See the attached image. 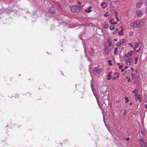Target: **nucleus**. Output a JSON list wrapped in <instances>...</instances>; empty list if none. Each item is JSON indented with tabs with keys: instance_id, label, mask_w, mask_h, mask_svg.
<instances>
[{
	"instance_id": "1",
	"label": "nucleus",
	"mask_w": 147,
	"mask_h": 147,
	"mask_svg": "<svg viewBox=\"0 0 147 147\" xmlns=\"http://www.w3.org/2000/svg\"><path fill=\"white\" fill-rule=\"evenodd\" d=\"M83 46L86 55L87 56V52H88V56H92L94 54V49H93V47H90V45H88V42L87 40L83 42Z\"/></svg>"
},
{
	"instance_id": "2",
	"label": "nucleus",
	"mask_w": 147,
	"mask_h": 147,
	"mask_svg": "<svg viewBox=\"0 0 147 147\" xmlns=\"http://www.w3.org/2000/svg\"><path fill=\"white\" fill-rule=\"evenodd\" d=\"M141 23V22L140 21L134 22L130 24V26L133 28H140L142 26Z\"/></svg>"
},
{
	"instance_id": "3",
	"label": "nucleus",
	"mask_w": 147,
	"mask_h": 147,
	"mask_svg": "<svg viewBox=\"0 0 147 147\" xmlns=\"http://www.w3.org/2000/svg\"><path fill=\"white\" fill-rule=\"evenodd\" d=\"M141 147H147V141L144 138H141L139 140Z\"/></svg>"
},
{
	"instance_id": "4",
	"label": "nucleus",
	"mask_w": 147,
	"mask_h": 147,
	"mask_svg": "<svg viewBox=\"0 0 147 147\" xmlns=\"http://www.w3.org/2000/svg\"><path fill=\"white\" fill-rule=\"evenodd\" d=\"M99 67L100 65H98L97 67H95L93 69L92 71L93 74H97L101 72V68Z\"/></svg>"
},
{
	"instance_id": "5",
	"label": "nucleus",
	"mask_w": 147,
	"mask_h": 147,
	"mask_svg": "<svg viewBox=\"0 0 147 147\" xmlns=\"http://www.w3.org/2000/svg\"><path fill=\"white\" fill-rule=\"evenodd\" d=\"M80 8H81V6L75 5L71 8V10L72 12H77L79 10V9Z\"/></svg>"
},
{
	"instance_id": "6",
	"label": "nucleus",
	"mask_w": 147,
	"mask_h": 147,
	"mask_svg": "<svg viewBox=\"0 0 147 147\" xmlns=\"http://www.w3.org/2000/svg\"><path fill=\"white\" fill-rule=\"evenodd\" d=\"M143 4V2L142 0L138 1L136 4V7L137 8H139L142 7Z\"/></svg>"
},
{
	"instance_id": "7",
	"label": "nucleus",
	"mask_w": 147,
	"mask_h": 147,
	"mask_svg": "<svg viewBox=\"0 0 147 147\" xmlns=\"http://www.w3.org/2000/svg\"><path fill=\"white\" fill-rule=\"evenodd\" d=\"M131 58H125V61L126 64L128 65H130L131 64Z\"/></svg>"
},
{
	"instance_id": "8",
	"label": "nucleus",
	"mask_w": 147,
	"mask_h": 147,
	"mask_svg": "<svg viewBox=\"0 0 147 147\" xmlns=\"http://www.w3.org/2000/svg\"><path fill=\"white\" fill-rule=\"evenodd\" d=\"M133 53L134 52L133 51H131L128 52L127 54H125L124 56L125 58H129V57H130L132 56Z\"/></svg>"
},
{
	"instance_id": "9",
	"label": "nucleus",
	"mask_w": 147,
	"mask_h": 147,
	"mask_svg": "<svg viewBox=\"0 0 147 147\" xmlns=\"http://www.w3.org/2000/svg\"><path fill=\"white\" fill-rule=\"evenodd\" d=\"M91 88L92 91L93 92V94H94V96L95 97L97 100V101L98 103V100L97 99V97L96 94H95V92H94V85H93V84L92 83L91 84ZM98 104V105H99V104Z\"/></svg>"
},
{
	"instance_id": "10",
	"label": "nucleus",
	"mask_w": 147,
	"mask_h": 147,
	"mask_svg": "<svg viewBox=\"0 0 147 147\" xmlns=\"http://www.w3.org/2000/svg\"><path fill=\"white\" fill-rule=\"evenodd\" d=\"M141 44L140 42L136 44L135 45V48L134 49V51H136V49L138 48H141Z\"/></svg>"
},
{
	"instance_id": "11",
	"label": "nucleus",
	"mask_w": 147,
	"mask_h": 147,
	"mask_svg": "<svg viewBox=\"0 0 147 147\" xmlns=\"http://www.w3.org/2000/svg\"><path fill=\"white\" fill-rule=\"evenodd\" d=\"M48 11L49 12L53 14H54L55 13L54 8L53 7H51V8L48 9Z\"/></svg>"
},
{
	"instance_id": "12",
	"label": "nucleus",
	"mask_w": 147,
	"mask_h": 147,
	"mask_svg": "<svg viewBox=\"0 0 147 147\" xmlns=\"http://www.w3.org/2000/svg\"><path fill=\"white\" fill-rule=\"evenodd\" d=\"M102 87H103L104 88H105L107 89V88L105 86H103ZM105 92H104L103 91H101V96L102 97H104L105 96H106V94H105L106 92H107V89H105Z\"/></svg>"
},
{
	"instance_id": "13",
	"label": "nucleus",
	"mask_w": 147,
	"mask_h": 147,
	"mask_svg": "<svg viewBox=\"0 0 147 147\" xmlns=\"http://www.w3.org/2000/svg\"><path fill=\"white\" fill-rule=\"evenodd\" d=\"M101 6L102 7L103 9H105L108 6L107 3L103 2L101 3Z\"/></svg>"
},
{
	"instance_id": "14",
	"label": "nucleus",
	"mask_w": 147,
	"mask_h": 147,
	"mask_svg": "<svg viewBox=\"0 0 147 147\" xmlns=\"http://www.w3.org/2000/svg\"><path fill=\"white\" fill-rule=\"evenodd\" d=\"M143 12L141 10H139L137 12V16L138 17H140L142 14Z\"/></svg>"
},
{
	"instance_id": "15",
	"label": "nucleus",
	"mask_w": 147,
	"mask_h": 147,
	"mask_svg": "<svg viewBox=\"0 0 147 147\" xmlns=\"http://www.w3.org/2000/svg\"><path fill=\"white\" fill-rule=\"evenodd\" d=\"M102 26L103 28L106 29H108L109 28V26L107 22L104 23L102 25Z\"/></svg>"
},
{
	"instance_id": "16",
	"label": "nucleus",
	"mask_w": 147,
	"mask_h": 147,
	"mask_svg": "<svg viewBox=\"0 0 147 147\" xmlns=\"http://www.w3.org/2000/svg\"><path fill=\"white\" fill-rule=\"evenodd\" d=\"M92 8V7L90 6L89 7H88L85 10V12L86 13H90L91 12V9Z\"/></svg>"
},
{
	"instance_id": "17",
	"label": "nucleus",
	"mask_w": 147,
	"mask_h": 147,
	"mask_svg": "<svg viewBox=\"0 0 147 147\" xmlns=\"http://www.w3.org/2000/svg\"><path fill=\"white\" fill-rule=\"evenodd\" d=\"M105 53L106 55H108L109 54V48H108V47H106L105 48Z\"/></svg>"
},
{
	"instance_id": "18",
	"label": "nucleus",
	"mask_w": 147,
	"mask_h": 147,
	"mask_svg": "<svg viewBox=\"0 0 147 147\" xmlns=\"http://www.w3.org/2000/svg\"><path fill=\"white\" fill-rule=\"evenodd\" d=\"M112 73V72L110 71L108 75L107 76V80H109L111 78V74Z\"/></svg>"
},
{
	"instance_id": "19",
	"label": "nucleus",
	"mask_w": 147,
	"mask_h": 147,
	"mask_svg": "<svg viewBox=\"0 0 147 147\" xmlns=\"http://www.w3.org/2000/svg\"><path fill=\"white\" fill-rule=\"evenodd\" d=\"M135 97L140 102H141L142 101L141 98L139 94L136 95L135 96Z\"/></svg>"
},
{
	"instance_id": "20",
	"label": "nucleus",
	"mask_w": 147,
	"mask_h": 147,
	"mask_svg": "<svg viewBox=\"0 0 147 147\" xmlns=\"http://www.w3.org/2000/svg\"><path fill=\"white\" fill-rule=\"evenodd\" d=\"M113 19H111L110 20V22L111 25H114L117 24V23L116 22H113V21H114Z\"/></svg>"
},
{
	"instance_id": "21",
	"label": "nucleus",
	"mask_w": 147,
	"mask_h": 147,
	"mask_svg": "<svg viewBox=\"0 0 147 147\" xmlns=\"http://www.w3.org/2000/svg\"><path fill=\"white\" fill-rule=\"evenodd\" d=\"M122 45V43L121 41L118 42L116 45V46L117 47H120Z\"/></svg>"
},
{
	"instance_id": "22",
	"label": "nucleus",
	"mask_w": 147,
	"mask_h": 147,
	"mask_svg": "<svg viewBox=\"0 0 147 147\" xmlns=\"http://www.w3.org/2000/svg\"><path fill=\"white\" fill-rule=\"evenodd\" d=\"M119 30V29L118 28H116L115 29V30L113 32V34H116L118 32Z\"/></svg>"
},
{
	"instance_id": "23",
	"label": "nucleus",
	"mask_w": 147,
	"mask_h": 147,
	"mask_svg": "<svg viewBox=\"0 0 147 147\" xmlns=\"http://www.w3.org/2000/svg\"><path fill=\"white\" fill-rule=\"evenodd\" d=\"M138 89H135L134 90H133V93L135 95V96H136V95H137V94L138 93Z\"/></svg>"
},
{
	"instance_id": "24",
	"label": "nucleus",
	"mask_w": 147,
	"mask_h": 147,
	"mask_svg": "<svg viewBox=\"0 0 147 147\" xmlns=\"http://www.w3.org/2000/svg\"><path fill=\"white\" fill-rule=\"evenodd\" d=\"M108 42L109 47H112V43L111 41L110 40H108Z\"/></svg>"
},
{
	"instance_id": "25",
	"label": "nucleus",
	"mask_w": 147,
	"mask_h": 147,
	"mask_svg": "<svg viewBox=\"0 0 147 147\" xmlns=\"http://www.w3.org/2000/svg\"><path fill=\"white\" fill-rule=\"evenodd\" d=\"M118 51V49L117 48H115L114 49V54L115 55H117V52Z\"/></svg>"
},
{
	"instance_id": "26",
	"label": "nucleus",
	"mask_w": 147,
	"mask_h": 147,
	"mask_svg": "<svg viewBox=\"0 0 147 147\" xmlns=\"http://www.w3.org/2000/svg\"><path fill=\"white\" fill-rule=\"evenodd\" d=\"M131 76L133 79H134L136 78V74L135 73H132L131 74Z\"/></svg>"
},
{
	"instance_id": "27",
	"label": "nucleus",
	"mask_w": 147,
	"mask_h": 147,
	"mask_svg": "<svg viewBox=\"0 0 147 147\" xmlns=\"http://www.w3.org/2000/svg\"><path fill=\"white\" fill-rule=\"evenodd\" d=\"M115 27L114 26H111L109 27V28L111 30H113L114 29Z\"/></svg>"
},
{
	"instance_id": "28",
	"label": "nucleus",
	"mask_w": 147,
	"mask_h": 147,
	"mask_svg": "<svg viewBox=\"0 0 147 147\" xmlns=\"http://www.w3.org/2000/svg\"><path fill=\"white\" fill-rule=\"evenodd\" d=\"M119 35H123L124 34V33L123 32V30H121L119 32Z\"/></svg>"
},
{
	"instance_id": "29",
	"label": "nucleus",
	"mask_w": 147,
	"mask_h": 147,
	"mask_svg": "<svg viewBox=\"0 0 147 147\" xmlns=\"http://www.w3.org/2000/svg\"><path fill=\"white\" fill-rule=\"evenodd\" d=\"M124 99L125 100V103H127V102H129V100L128 97H125L124 98Z\"/></svg>"
},
{
	"instance_id": "30",
	"label": "nucleus",
	"mask_w": 147,
	"mask_h": 147,
	"mask_svg": "<svg viewBox=\"0 0 147 147\" xmlns=\"http://www.w3.org/2000/svg\"><path fill=\"white\" fill-rule=\"evenodd\" d=\"M114 76H116V77L117 78L119 77V74L117 72H115L114 74Z\"/></svg>"
},
{
	"instance_id": "31",
	"label": "nucleus",
	"mask_w": 147,
	"mask_h": 147,
	"mask_svg": "<svg viewBox=\"0 0 147 147\" xmlns=\"http://www.w3.org/2000/svg\"><path fill=\"white\" fill-rule=\"evenodd\" d=\"M141 50V48H139L138 49L136 50V51H135L136 53H139V52Z\"/></svg>"
},
{
	"instance_id": "32",
	"label": "nucleus",
	"mask_w": 147,
	"mask_h": 147,
	"mask_svg": "<svg viewBox=\"0 0 147 147\" xmlns=\"http://www.w3.org/2000/svg\"><path fill=\"white\" fill-rule=\"evenodd\" d=\"M109 63V65H112V63H111V61L110 60H109L108 61Z\"/></svg>"
},
{
	"instance_id": "33",
	"label": "nucleus",
	"mask_w": 147,
	"mask_h": 147,
	"mask_svg": "<svg viewBox=\"0 0 147 147\" xmlns=\"http://www.w3.org/2000/svg\"><path fill=\"white\" fill-rule=\"evenodd\" d=\"M126 79H127V81L128 82H131L130 79L129 77H126Z\"/></svg>"
},
{
	"instance_id": "34",
	"label": "nucleus",
	"mask_w": 147,
	"mask_h": 147,
	"mask_svg": "<svg viewBox=\"0 0 147 147\" xmlns=\"http://www.w3.org/2000/svg\"><path fill=\"white\" fill-rule=\"evenodd\" d=\"M138 60V58L137 57H136L135 58V64H136L137 63V62Z\"/></svg>"
},
{
	"instance_id": "35",
	"label": "nucleus",
	"mask_w": 147,
	"mask_h": 147,
	"mask_svg": "<svg viewBox=\"0 0 147 147\" xmlns=\"http://www.w3.org/2000/svg\"><path fill=\"white\" fill-rule=\"evenodd\" d=\"M128 45L130 46L132 48H134V47H133V46L132 45V43H129Z\"/></svg>"
},
{
	"instance_id": "36",
	"label": "nucleus",
	"mask_w": 147,
	"mask_h": 147,
	"mask_svg": "<svg viewBox=\"0 0 147 147\" xmlns=\"http://www.w3.org/2000/svg\"><path fill=\"white\" fill-rule=\"evenodd\" d=\"M121 42L122 43V44H124L125 42V40L124 38H123L122 40V41H121Z\"/></svg>"
},
{
	"instance_id": "37",
	"label": "nucleus",
	"mask_w": 147,
	"mask_h": 147,
	"mask_svg": "<svg viewBox=\"0 0 147 147\" xmlns=\"http://www.w3.org/2000/svg\"><path fill=\"white\" fill-rule=\"evenodd\" d=\"M133 34V32L132 31H131L129 33V35L130 36H132Z\"/></svg>"
},
{
	"instance_id": "38",
	"label": "nucleus",
	"mask_w": 147,
	"mask_h": 147,
	"mask_svg": "<svg viewBox=\"0 0 147 147\" xmlns=\"http://www.w3.org/2000/svg\"><path fill=\"white\" fill-rule=\"evenodd\" d=\"M115 16L116 17V19L117 20V21L118 22L119 21V19L118 17L117 16V15H115Z\"/></svg>"
},
{
	"instance_id": "39",
	"label": "nucleus",
	"mask_w": 147,
	"mask_h": 147,
	"mask_svg": "<svg viewBox=\"0 0 147 147\" xmlns=\"http://www.w3.org/2000/svg\"><path fill=\"white\" fill-rule=\"evenodd\" d=\"M144 1L145 5H147V0H144Z\"/></svg>"
},
{
	"instance_id": "40",
	"label": "nucleus",
	"mask_w": 147,
	"mask_h": 147,
	"mask_svg": "<svg viewBox=\"0 0 147 147\" xmlns=\"http://www.w3.org/2000/svg\"><path fill=\"white\" fill-rule=\"evenodd\" d=\"M123 66L122 65H120L119 66V68L120 69H122L123 68Z\"/></svg>"
},
{
	"instance_id": "41",
	"label": "nucleus",
	"mask_w": 147,
	"mask_h": 147,
	"mask_svg": "<svg viewBox=\"0 0 147 147\" xmlns=\"http://www.w3.org/2000/svg\"><path fill=\"white\" fill-rule=\"evenodd\" d=\"M28 94L29 96H31V94H30V93H29L28 92H27L26 93V95H28Z\"/></svg>"
},
{
	"instance_id": "42",
	"label": "nucleus",
	"mask_w": 147,
	"mask_h": 147,
	"mask_svg": "<svg viewBox=\"0 0 147 147\" xmlns=\"http://www.w3.org/2000/svg\"><path fill=\"white\" fill-rule=\"evenodd\" d=\"M142 55H141V56L140 57V59H141V60H144L145 59V58L144 59H142Z\"/></svg>"
},
{
	"instance_id": "43",
	"label": "nucleus",
	"mask_w": 147,
	"mask_h": 147,
	"mask_svg": "<svg viewBox=\"0 0 147 147\" xmlns=\"http://www.w3.org/2000/svg\"><path fill=\"white\" fill-rule=\"evenodd\" d=\"M116 78H117L116 77H113L112 78V80H115L116 79Z\"/></svg>"
},
{
	"instance_id": "44",
	"label": "nucleus",
	"mask_w": 147,
	"mask_h": 147,
	"mask_svg": "<svg viewBox=\"0 0 147 147\" xmlns=\"http://www.w3.org/2000/svg\"><path fill=\"white\" fill-rule=\"evenodd\" d=\"M108 13V12H107L106 13L104 14V16H105V17H107L108 16V15L107 14Z\"/></svg>"
},
{
	"instance_id": "45",
	"label": "nucleus",
	"mask_w": 147,
	"mask_h": 147,
	"mask_svg": "<svg viewBox=\"0 0 147 147\" xmlns=\"http://www.w3.org/2000/svg\"><path fill=\"white\" fill-rule=\"evenodd\" d=\"M64 143H66L68 142V140H65V141H64Z\"/></svg>"
},
{
	"instance_id": "46",
	"label": "nucleus",
	"mask_w": 147,
	"mask_h": 147,
	"mask_svg": "<svg viewBox=\"0 0 147 147\" xmlns=\"http://www.w3.org/2000/svg\"><path fill=\"white\" fill-rule=\"evenodd\" d=\"M128 68V67L127 66H126L125 67L124 69L125 70L126 69H127Z\"/></svg>"
},
{
	"instance_id": "47",
	"label": "nucleus",
	"mask_w": 147,
	"mask_h": 147,
	"mask_svg": "<svg viewBox=\"0 0 147 147\" xmlns=\"http://www.w3.org/2000/svg\"><path fill=\"white\" fill-rule=\"evenodd\" d=\"M77 3L79 5H80L81 4V3L80 2V1H78V2Z\"/></svg>"
},
{
	"instance_id": "48",
	"label": "nucleus",
	"mask_w": 147,
	"mask_h": 147,
	"mask_svg": "<svg viewBox=\"0 0 147 147\" xmlns=\"http://www.w3.org/2000/svg\"><path fill=\"white\" fill-rule=\"evenodd\" d=\"M124 69H122L121 70V72H123L124 71Z\"/></svg>"
},
{
	"instance_id": "49",
	"label": "nucleus",
	"mask_w": 147,
	"mask_h": 147,
	"mask_svg": "<svg viewBox=\"0 0 147 147\" xmlns=\"http://www.w3.org/2000/svg\"><path fill=\"white\" fill-rule=\"evenodd\" d=\"M126 140L127 141H128L129 140V138H127L126 139Z\"/></svg>"
},
{
	"instance_id": "50",
	"label": "nucleus",
	"mask_w": 147,
	"mask_h": 147,
	"mask_svg": "<svg viewBox=\"0 0 147 147\" xmlns=\"http://www.w3.org/2000/svg\"><path fill=\"white\" fill-rule=\"evenodd\" d=\"M15 96H15V97L16 98H18V96L17 94Z\"/></svg>"
},
{
	"instance_id": "51",
	"label": "nucleus",
	"mask_w": 147,
	"mask_h": 147,
	"mask_svg": "<svg viewBox=\"0 0 147 147\" xmlns=\"http://www.w3.org/2000/svg\"><path fill=\"white\" fill-rule=\"evenodd\" d=\"M117 65L118 66H119V65H120V63H117Z\"/></svg>"
},
{
	"instance_id": "52",
	"label": "nucleus",
	"mask_w": 147,
	"mask_h": 147,
	"mask_svg": "<svg viewBox=\"0 0 147 147\" xmlns=\"http://www.w3.org/2000/svg\"><path fill=\"white\" fill-rule=\"evenodd\" d=\"M114 41H117V39H116V38H115V39H114Z\"/></svg>"
},
{
	"instance_id": "53",
	"label": "nucleus",
	"mask_w": 147,
	"mask_h": 147,
	"mask_svg": "<svg viewBox=\"0 0 147 147\" xmlns=\"http://www.w3.org/2000/svg\"><path fill=\"white\" fill-rule=\"evenodd\" d=\"M145 108L147 109V105H146L145 106Z\"/></svg>"
},
{
	"instance_id": "54",
	"label": "nucleus",
	"mask_w": 147,
	"mask_h": 147,
	"mask_svg": "<svg viewBox=\"0 0 147 147\" xmlns=\"http://www.w3.org/2000/svg\"><path fill=\"white\" fill-rule=\"evenodd\" d=\"M124 29L122 28V30H123V32L124 31Z\"/></svg>"
},
{
	"instance_id": "55",
	"label": "nucleus",
	"mask_w": 147,
	"mask_h": 147,
	"mask_svg": "<svg viewBox=\"0 0 147 147\" xmlns=\"http://www.w3.org/2000/svg\"><path fill=\"white\" fill-rule=\"evenodd\" d=\"M131 70H133V67H131Z\"/></svg>"
},
{
	"instance_id": "56",
	"label": "nucleus",
	"mask_w": 147,
	"mask_h": 147,
	"mask_svg": "<svg viewBox=\"0 0 147 147\" xmlns=\"http://www.w3.org/2000/svg\"><path fill=\"white\" fill-rule=\"evenodd\" d=\"M132 104V102H131L130 103L129 105H131V104Z\"/></svg>"
},
{
	"instance_id": "57",
	"label": "nucleus",
	"mask_w": 147,
	"mask_h": 147,
	"mask_svg": "<svg viewBox=\"0 0 147 147\" xmlns=\"http://www.w3.org/2000/svg\"><path fill=\"white\" fill-rule=\"evenodd\" d=\"M103 121H104V122H105V121L104 119L103 120Z\"/></svg>"
},
{
	"instance_id": "58",
	"label": "nucleus",
	"mask_w": 147,
	"mask_h": 147,
	"mask_svg": "<svg viewBox=\"0 0 147 147\" xmlns=\"http://www.w3.org/2000/svg\"><path fill=\"white\" fill-rule=\"evenodd\" d=\"M94 47H95L96 48V46H94Z\"/></svg>"
},
{
	"instance_id": "59",
	"label": "nucleus",
	"mask_w": 147,
	"mask_h": 147,
	"mask_svg": "<svg viewBox=\"0 0 147 147\" xmlns=\"http://www.w3.org/2000/svg\"><path fill=\"white\" fill-rule=\"evenodd\" d=\"M92 80H91V82H92Z\"/></svg>"
},
{
	"instance_id": "60",
	"label": "nucleus",
	"mask_w": 147,
	"mask_h": 147,
	"mask_svg": "<svg viewBox=\"0 0 147 147\" xmlns=\"http://www.w3.org/2000/svg\"><path fill=\"white\" fill-rule=\"evenodd\" d=\"M107 98H106L105 99H107Z\"/></svg>"
},
{
	"instance_id": "61",
	"label": "nucleus",
	"mask_w": 147,
	"mask_h": 147,
	"mask_svg": "<svg viewBox=\"0 0 147 147\" xmlns=\"http://www.w3.org/2000/svg\"><path fill=\"white\" fill-rule=\"evenodd\" d=\"M115 13H117V12H115Z\"/></svg>"
},
{
	"instance_id": "62",
	"label": "nucleus",
	"mask_w": 147,
	"mask_h": 147,
	"mask_svg": "<svg viewBox=\"0 0 147 147\" xmlns=\"http://www.w3.org/2000/svg\"><path fill=\"white\" fill-rule=\"evenodd\" d=\"M122 26L121 27V28H122Z\"/></svg>"
},
{
	"instance_id": "63",
	"label": "nucleus",
	"mask_w": 147,
	"mask_h": 147,
	"mask_svg": "<svg viewBox=\"0 0 147 147\" xmlns=\"http://www.w3.org/2000/svg\"><path fill=\"white\" fill-rule=\"evenodd\" d=\"M82 7H83V5H82Z\"/></svg>"
}]
</instances>
